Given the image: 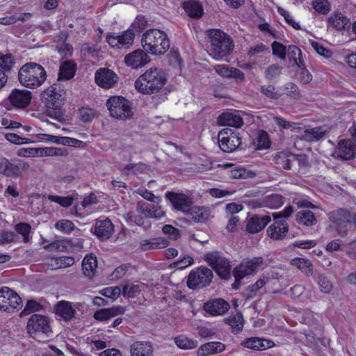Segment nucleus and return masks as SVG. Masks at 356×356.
Here are the masks:
<instances>
[{
    "label": "nucleus",
    "instance_id": "aec40b11",
    "mask_svg": "<svg viewBox=\"0 0 356 356\" xmlns=\"http://www.w3.org/2000/svg\"><path fill=\"white\" fill-rule=\"evenodd\" d=\"M268 215H254L247 220L246 230L248 233L256 234L261 231L270 222Z\"/></svg>",
    "mask_w": 356,
    "mask_h": 356
},
{
    "label": "nucleus",
    "instance_id": "f8f14e48",
    "mask_svg": "<svg viewBox=\"0 0 356 356\" xmlns=\"http://www.w3.org/2000/svg\"><path fill=\"white\" fill-rule=\"evenodd\" d=\"M28 332L31 334L42 332L48 334L51 332L49 321L47 316L40 314H33L27 323Z\"/></svg>",
    "mask_w": 356,
    "mask_h": 356
},
{
    "label": "nucleus",
    "instance_id": "0e129e2a",
    "mask_svg": "<svg viewBox=\"0 0 356 356\" xmlns=\"http://www.w3.org/2000/svg\"><path fill=\"white\" fill-rule=\"evenodd\" d=\"M42 309V305L35 300H29L26 305L25 308L20 314V316L29 314L33 312H38Z\"/></svg>",
    "mask_w": 356,
    "mask_h": 356
},
{
    "label": "nucleus",
    "instance_id": "a19ab883",
    "mask_svg": "<svg viewBox=\"0 0 356 356\" xmlns=\"http://www.w3.org/2000/svg\"><path fill=\"white\" fill-rule=\"evenodd\" d=\"M15 61L13 54H0V72L5 73L10 72L14 67Z\"/></svg>",
    "mask_w": 356,
    "mask_h": 356
},
{
    "label": "nucleus",
    "instance_id": "c85d7f7f",
    "mask_svg": "<svg viewBox=\"0 0 356 356\" xmlns=\"http://www.w3.org/2000/svg\"><path fill=\"white\" fill-rule=\"evenodd\" d=\"M356 155V147L351 140L341 141L338 145V156L343 159L348 160Z\"/></svg>",
    "mask_w": 356,
    "mask_h": 356
},
{
    "label": "nucleus",
    "instance_id": "2eb2a0df",
    "mask_svg": "<svg viewBox=\"0 0 356 356\" xmlns=\"http://www.w3.org/2000/svg\"><path fill=\"white\" fill-rule=\"evenodd\" d=\"M96 83L104 88H111L118 80V75L108 68H100L97 70L95 75Z\"/></svg>",
    "mask_w": 356,
    "mask_h": 356
},
{
    "label": "nucleus",
    "instance_id": "c756f323",
    "mask_svg": "<svg viewBox=\"0 0 356 356\" xmlns=\"http://www.w3.org/2000/svg\"><path fill=\"white\" fill-rule=\"evenodd\" d=\"M225 349V345L219 341H212L202 345L198 350V356H207L222 352Z\"/></svg>",
    "mask_w": 356,
    "mask_h": 356
},
{
    "label": "nucleus",
    "instance_id": "de8ad7c7",
    "mask_svg": "<svg viewBox=\"0 0 356 356\" xmlns=\"http://www.w3.org/2000/svg\"><path fill=\"white\" fill-rule=\"evenodd\" d=\"M266 204L271 209H277L284 204V198L279 194H272L266 197Z\"/></svg>",
    "mask_w": 356,
    "mask_h": 356
},
{
    "label": "nucleus",
    "instance_id": "052dcab7",
    "mask_svg": "<svg viewBox=\"0 0 356 356\" xmlns=\"http://www.w3.org/2000/svg\"><path fill=\"white\" fill-rule=\"evenodd\" d=\"M124 218L129 225L135 224L136 225L140 226L144 222L143 218L138 214L134 213V212H128L125 213L124 215Z\"/></svg>",
    "mask_w": 356,
    "mask_h": 356
},
{
    "label": "nucleus",
    "instance_id": "412c9836",
    "mask_svg": "<svg viewBox=\"0 0 356 356\" xmlns=\"http://www.w3.org/2000/svg\"><path fill=\"white\" fill-rule=\"evenodd\" d=\"M241 344L245 348L259 351L266 350L275 346V343L273 341L259 337L247 338L243 340Z\"/></svg>",
    "mask_w": 356,
    "mask_h": 356
},
{
    "label": "nucleus",
    "instance_id": "69168bd1",
    "mask_svg": "<svg viewBox=\"0 0 356 356\" xmlns=\"http://www.w3.org/2000/svg\"><path fill=\"white\" fill-rule=\"evenodd\" d=\"M5 138L9 142L16 145L27 144L31 142L30 139L27 138H22L20 136L13 133L6 134L5 135Z\"/></svg>",
    "mask_w": 356,
    "mask_h": 356
},
{
    "label": "nucleus",
    "instance_id": "ddd939ff",
    "mask_svg": "<svg viewBox=\"0 0 356 356\" xmlns=\"http://www.w3.org/2000/svg\"><path fill=\"white\" fill-rule=\"evenodd\" d=\"M307 161V156L305 154H286L279 152L274 157L275 163L279 168L285 170H291L294 164L305 163Z\"/></svg>",
    "mask_w": 356,
    "mask_h": 356
},
{
    "label": "nucleus",
    "instance_id": "4be33fe9",
    "mask_svg": "<svg viewBox=\"0 0 356 356\" xmlns=\"http://www.w3.org/2000/svg\"><path fill=\"white\" fill-rule=\"evenodd\" d=\"M0 174L12 178H17L22 175L19 166L17 165L16 159L9 160L2 158L0 160Z\"/></svg>",
    "mask_w": 356,
    "mask_h": 356
},
{
    "label": "nucleus",
    "instance_id": "20e7f679",
    "mask_svg": "<svg viewBox=\"0 0 356 356\" xmlns=\"http://www.w3.org/2000/svg\"><path fill=\"white\" fill-rule=\"evenodd\" d=\"M47 72L40 64L33 62L23 65L18 72L20 83L29 88H37L41 86L47 79Z\"/></svg>",
    "mask_w": 356,
    "mask_h": 356
},
{
    "label": "nucleus",
    "instance_id": "5fc2aeb1",
    "mask_svg": "<svg viewBox=\"0 0 356 356\" xmlns=\"http://www.w3.org/2000/svg\"><path fill=\"white\" fill-rule=\"evenodd\" d=\"M55 227L65 234H70L74 229V223L69 220H60L55 224Z\"/></svg>",
    "mask_w": 356,
    "mask_h": 356
},
{
    "label": "nucleus",
    "instance_id": "7c9ffc66",
    "mask_svg": "<svg viewBox=\"0 0 356 356\" xmlns=\"http://www.w3.org/2000/svg\"><path fill=\"white\" fill-rule=\"evenodd\" d=\"M327 132V129L325 127L307 129L301 136V139L307 142H316L321 139Z\"/></svg>",
    "mask_w": 356,
    "mask_h": 356
},
{
    "label": "nucleus",
    "instance_id": "f3484780",
    "mask_svg": "<svg viewBox=\"0 0 356 356\" xmlns=\"http://www.w3.org/2000/svg\"><path fill=\"white\" fill-rule=\"evenodd\" d=\"M8 99L11 104L15 108H24L30 104L32 94L28 90L14 89L10 94Z\"/></svg>",
    "mask_w": 356,
    "mask_h": 356
},
{
    "label": "nucleus",
    "instance_id": "bb28decb",
    "mask_svg": "<svg viewBox=\"0 0 356 356\" xmlns=\"http://www.w3.org/2000/svg\"><path fill=\"white\" fill-rule=\"evenodd\" d=\"M131 356H154L153 347L147 341H136L130 348Z\"/></svg>",
    "mask_w": 356,
    "mask_h": 356
},
{
    "label": "nucleus",
    "instance_id": "6ab92c4d",
    "mask_svg": "<svg viewBox=\"0 0 356 356\" xmlns=\"http://www.w3.org/2000/svg\"><path fill=\"white\" fill-rule=\"evenodd\" d=\"M277 215L276 213H273L275 222L268 228L267 233L271 238L280 240L286 236L289 227L286 220L277 218Z\"/></svg>",
    "mask_w": 356,
    "mask_h": 356
},
{
    "label": "nucleus",
    "instance_id": "79ce46f5",
    "mask_svg": "<svg viewBox=\"0 0 356 356\" xmlns=\"http://www.w3.org/2000/svg\"><path fill=\"white\" fill-rule=\"evenodd\" d=\"M67 154V152L66 149L60 147H50L38 148V156H61Z\"/></svg>",
    "mask_w": 356,
    "mask_h": 356
},
{
    "label": "nucleus",
    "instance_id": "9d476101",
    "mask_svg": "<svg viewBox=\"0 0 356 356\" xmlns=\"http://www.w3.org/2000/svg\"><path fill=\"white\" fill-rule=\"evenodd\" d=\"M220 148L227 153L234 152L241 145L239 133L233 132L229 129H222L218 134Z\"/></svg>",
    "mask_w": 356,
    "mask_h": 356
},
{
    "label": "nucleus",
    "instance_id": "13d9d810",
    "mask_svg": "<svg viewBox=\"0 0 356 356\" xmlns=\"http://www.w3.org/2000/svg\"><path fill=\"white\" fill-rule=\"evenodd\" d=\"M260 91L265 96L272 99H277L281 96L280 93L275 91V86L273 85L261 86Z\"/></svg>",
    "mask_w": 356,
    "mask_h": 356
},
{
    "label": "nucleus",
    "instance_id": "e433bc0d",
    "mask_svg": "<svg viewBox=\"0 0 356 356\" xmlns=\"http://www.w3.org/2000/svg\"><path fill=\"white\" fill-rule=\"evenodd\" d=\"M97 266V261L92 256H86L82 261L83 274L88 277H92L95 275Z\"/></svg>",
    "mask_w": 356,
    "mask_h": 356
},
{
    "label": "nucleus",
    "instance_id": "4d7b16f0",
    "mask_svg": "<svg viewBox=\"0 0 356 356\" xmlns=\"http://www.w3.org/2000/svg\"><path fill=\"white\" fill-rule=\"evenodd\" d=\"M317 282L320 286L321 291L325 293H328L332 289L331 282L323 275H318Z\"/></svg>",
    "mask_w": 356,
    "mask_h": 356
},
{
    "label": "nucleus",
    "instance_id": "680f3d73",
    "mask_svg": "<svg viewBox=\"0 0 356 356\" xmlns=\"http://www.w3.org/2000/svg\"><path fill=\"white\" fill-rule=\"evenodd\" d=\"M153 204H149L144 201H139L136 205V211L138 213L144 215L146 218H151L152 208Z\"/></svg>",
    "mask_w": 356,
    "mask_h": 356
},
{
    "label": "nucleus",
    "instance_id": "49530a36",
    "mask_svg": "<svg viewBox=\"0 0 356 356\" xmlns=\"http://www.w3.org/2000/svg\"><path fill=\"white\" fill-rule=\"evenodd\" d=\"M312 7L318 13L326 15L331 9L330 3L327 0H313Z\"/></svg>",
    "mask_w": 356,
    "mask_h": 356
},
{
    "label": "nucleus",
    "instance_id": "f257e3e1",
    "mask_svg": "<svg viewBox=\"0 0 356 356\" xmlns=\"http://www.w3.org/2000/svg\"><path fill=\"white\" fill-rule=\"evenodd\" d=\"M166 81L165 73L161 68L151 67L136 80L134 86L140 93L156 94L165 85Z\"/></svg>",
    "mask_w": 356,
    "mask_h": 356
},
{
    "label": "nucleus",
    "instance_id": "4c0bfd02",
    "mask_svg": "<svg viewBox=\"0 0 356 356\" xmlns=\"http://www.w3.org/2000/svg\"><path fill=\"white\" fill-rule=\"evenodd\" d=\"M225 321L231 327L232 332L234 334L239 332L243 327L244 320L241 313L231 316Z\"/></svg>",
    "mask_w": 356,
    "mask_h": 356
},
{
    "label": "nucleus",
    "instance_id": "f704fd0d",
    "mask_svg": "<svg viewBox=\"0 0 356 356\" xmlns=\"http://www.w3.org/2000/svg\"><path fill=\"white\" fill-rule=\"evenodd\" d=\"M296 221L302 225L313 226L317 223L314 213L309 210H302L296 213Z\"/></svg>",
    "mask_w": 356,
    "mask_h": 356
},
{
    "label": "nucleus",
    "instance_id": "c03bdc74",
    "mask_svg": "<svg viewBox=\"0 0 356 356\" xmlns=\"http://www.w3.org/2000/svg\"><path fill=\"white\" fill-rule=\"evenodd\" d=\"M176 345L182 349H192L197 346V342L185 336H179L175 339Z\"/></svg>",
    "mask_w": 356,
    "mask_h": 356
},
{
    "label": "nucleus",
    "instance_id": "a211bd4d",
    "mask_svg": "<svg viewBox=\"0 0 356 356\" xmlns=\"http://www.w3.org/2000/svg\"><path fill=\"white\" fill-rule=\"evenodd\" d=\"M124 62L134 69L140 68L150 62L149 56L143 49H136L124 57Z\"/></svg>",
    "mask_w": 356,
    "mask_h": 356
},
{
    "label": "nucleus",
    "instance_id": "39448f33",
    "mask_svg": "<svg viewBox=\"0 0 356 356\" xmlns=\"http://www.w3.org/2000/svg\"><path fill=\"white\" fill-rule=\"evenodd\" d=\"M142 46L144 50L153 55H161L170 47L166 34L158 29H149L142 36Z\"/></svg>",
    "mask_w": 356,
    "mask_h": 356
},
{
    "label": "nucleus",
    "instance_id": "473e14b6",
    "mask_svg": "<svg viewBox=\"0 0 356 356\" xmlns=\"http://www.w3.org/2000/svg\"><path fill=\"white\" fill-rule=\"evenodd\" d=\"M184 8L188 16L199 18L203 15L202 5L195 0H187L184 3Z\"/></svg>",
    "mask_w": 356,
    "mask_h": 356
},
{
    "label": "nucleus",
    "instance_id": "72a5a7b5",
    "mask_svg": "<svg viewBox=\"0 0 356 356\" xmlns=\"http://www.w3.org/2000/svg\"><path fill=\"white\" fill-rule=\"evenodd\" d=\"M168 245V241L159 237L152 239H144L140 241V248L143 251L150 249L163 248Z\"/></svg>",
    "mask_w": 356,
    "mask_h": 356
},
{
    "label": "nucleus",
    "instance_id": "603ef678",
    "mask_svg": "<svg viewBox=\"0 0 356 356\" xmlns=\"http://www.w3.org/2000/svg\"><path fill=\"white\" fill-rule=\"evenodd\" d=\"M284 90H286V94L294 99H298L301 97L298 87L294 83H286L284 85Z\"/></svg>",
    "mask_w": 356,
    "mask_h": 356
},
{
    "label": "nucleus",
    "instance_id": "3c124183",
    "mask_svg": "<svg viewBox=\"0 0 356 356\" xmlns=\"http://www.w3.org/2000/svg\"><path fill=\"white\" fill-rule=\"evenodd\" d=\"M48 199L54 202L59 204L61 207H68L73 203V197L71 196L61 197L58 195H49Z\"/></svg>",
    "mask_w": 356,
    "mask_h": 356
},
{
    "label": "nucleus",
    "instance_id": "6e6552de",
    "mask_svg": "<svg viewBox=\"0 0 356 356\" xmlns=\"http://www.w3.org/2000/svg\"><path fill=\"white\" fill-rule=\"evenodd\" d=\"M213 271L205 266L193 269L188 275L187 286L193 290L200 289L209 286L213 280Z\"/></svg>",
    "mask_w": 356,
    "mask_h": 356
},
{
    "label": "nucleus",
    "instance_id": "774afa93",
    "mask_svg": "<svg viewBox=\"0 0 356 356\" xmlns=\"http://www.w3.org/2000/svg\"><path fill=\"white\" fill-rule=\"evenodd\" d=\"M162 231L164 234L168 235L171 239H177L180 236V230L170 225H165L163 227Z\"/></svg>",
    "mask_w": 356,
    "mask_h": 356
},
{
    "label": "nucleus",
    "instance_id": "a878e982",
    "mask_svg": "<svg viewBox=\"0 0 356 356\" xmlns=\"http://www.w3.org/2000/svg\"><path fill=\"white\" fill-rule=\"evenodd\" d=\"M56 314L65 321H69L74 317L76 312L72 303L67 301H60L55 307Z\"/></svg>",
    "mask_w": 356,
    "mask_h": 356
},
{
    "label": "nucleus",
    "instance_id": "b1692460",
    "mask_svg": "<svg viewBox=\"0 0 356 356\" xmlns=\"http://www.w3.org/2000/svg\"><path fill=\"white\" fill-rule=\"evenodd\" d=\"M125 311L126 309L124 307L120 305L113 306L111 308H105L97 310L96 312H95L93 317L97 321H104L118 315L123 314Z\"/></svg>",
    "mask_w": 356,
    "mask_h": 356
},
{
    "label": "nucleus",
    "instance_id": "1a4fd4ad",
    "mask_svg": "<svg viewBox=\"0 0 356 356\" xmlns=\"http://www.w3.org/2000/svg\"><path fill=\"white\" fill-rule=\"evenodd\" d=\"M22 307L20 296L11 289L3 286L0 288V309L7 312H14Z\"/></svg>",
    "mask_w": 356,
    "mask_h": 356
},
{
    "label": "nucleus",
    "instance_id": "338daca9",
    "mask_svg": "<svg viewBox=\"0 0 356 356\" xmlns=\"http://www.w3.org/2000/svg\"><path fill=\"white\" fill-rule=\"evenodd\" d=\"M100 293L105 297L114 300L120 295L121 288L119 286L106 288L102 290Z\"/></svg>",
    "mask_w": 356,
    "mask_h": 356
},
{
    "label": "nucleus",
    "instance_id": "e2e57ef3",
    "mask_svg": "<svg viewBox=\"0 0 356 356\" xmlns=\"http://www.w3.org/2000/svg\"><path fill=\"white\" fill-rule=\"evenodd\" d=\"M134 35V30L131 29L127 30L123 34L119 35L120 44L122 45V48L127 47L129 44H131L133 43Z\"/></svg>",
    "mask_w": 356,
    "mask_h": 356
},
{
    "label": "nucleus",
    "instance_id": "bf43d9fd",
    "mask_svg": "<svg viewBox=\"0 0 356 356\" xmlns=\"http://www.w3.org/2000/svg\"><path fill=\"white\" fill-rule=\"evenodd\" d=\"M282 67L277 64L269 65L265 70L264 75L266 79L271 80L281 74Z\"/></svg>",
    "mask_w": 356,
    "mask_h": 356
},
{
    "label": "nucleus",
    "instance_id": "5701e85b",
    "mask_svg": "<svg viewBox=\"0 0 356 356\" xmlns=\"http://www.w3.org/2000/svg\"><path fill=\"white\" fill-rule=\"evenodd\" d=\"M229 308V303L221 298L213 300L204 305V309L212 316L222 315Z\"/></svg>",
    "mask_w": 356,
    "mask_h": 356
},
{
    "label": "nucleus",
    "instance_id": "a18cd8bd",
    "mask_svg": "<svg viewBox=\"0 0 356 356\" xmlns=\"http://www.w3.org/2000/svg\"><path fill=\"white\" fill-rule=\"evenodd\" d=\"M146 169V165L142 163H129L121 170V172L124 175H128L130 171L134 174H139L144 172Z\"/></svg>",
    "mask_w": 356,
    "mask_h": 356
},
{
    "label": "nucleus",
    "instance_id": "2f4dec72",
    "mask_svg": "<svg viewBox=\"0 0 356 356\" xmlns=\"http://www.w3.org/2000/svg\"><path fill=\"white\" fill-rule=\"evenodd\" d=\"M76 65L73 60L63 62L59 68L58 80H69L72 79L76 72Z\"/></svg>",
    "mask_w": 356,
    "mask_h": 356
},
{
    "label": "nucleus",
    "instance_id": "864d4df0",
    "mask_svg": "<svg viewBox=\"0 0 356 356\" xmlns=\"http://www.w3.org/2000/svg\"><path fill=\"white\" fill-rule=\"evenodd\" d=\"M147 20L143 15H138L134 22L132 23L131 27L134 31L140 33L147 26Z\"/></svg>",
    "mask_w": 356,
    "mask_h": 356
},
{
    "label": "nucleus",
    "instance_id": "0eeeda50",
    "mask_svg": "<svg viewBox=\"0 0 356 356\" xmlns=\"http://www.w3.org/2000/svg\"><path fill=\"white\" fill-rule=\"evenodd\" d=\"M106 106L110 115L116 119L125 120L130 118L132 108L129 100L122 96H112L106 102Z\"/></svg>",
    "mask_w": 356,
    "mask_h": 356
},
{
    "label": "nucleus",
    "instance_id": "8fccbe9b",
    "mask_svg": "<svg viewBox=\"0 0 356 356\" xmlns=\"http://www.w3.org/2000/svg\"><path fill=\"white\" fill-rule=\"evenodd\" d=\"M271 47L273 55L279 57L282 60H284L286 58L287 51L286 47L284 44L279 42L274 41L272 43Z\"/></svg>",
    "mask_w": 356,
    "mask_h": 356
},
{
    "label": "nucleus",
    "instance_id": "f03ea898",
    "mask_svg": "<svg viewBox=\"0 0 356 356\" xmlns=\"http://www.w3.org/2000/svg\"><path fill=\"white\" fill-rule=\"evenodd\" d=\"M40 99L47 109L46 113L49 117L60 122L65 120L60 110L65 104V92L59 86L54 84L48 87L41 93Z\"/></svg>",
    "mask_w": 356,
    "mask_h": 356
},
{
    "label": "nucleus",
    "instance_id": "37998d69",
    "mask_svg": "<svg viewBox=\"0 0 356 356\" xmlns=\"http://www.w3.org/2000/svg\"><path fill=\"white\" fill-rule=\"evenodd\" d=\"M254 144L258 149H266L270 147V142L267 132L263 130L259 131L254 140Z\"/></svg>",
    "mask_w": 356,
    "mask_h": 356
},
{
    "label": "nucleus",
    "instance_id": "58836bf2",
    "mask_svg": "<svg viewBox=\"0 0 356 356\" xmlns=\"http://www.w3.org/2000/svg\"><path fill=\"white\" fill-rule=\"evenodd\" d=\"M291 264L308 276L313 274L312 264L308 259L297 257L292 259Z\"/></svg>",
    "mask_w": 356,
    "mask_h": 356
},
{
    "label": "nucleus",
    "instance_id": "dca6fc26",
    "mask_svg": "<svg viewBox=\"0 0 356 356\" xmlns=\"http://www.w3.org/2000/svg\"><path fill=\"white\" fill-rule=\"evenodd\" d=\"M165 197L169 200L174 209L184 213H187L192 204L191 199L183 193L168 191L165 193Z\"/></svg>",
    "mask_w": 356,
    "mask_h": 356
},
{
    "label": "nucleus",
    "instance_id": "ea45409f",
    "mask_svg": "<svg viewBox=\"0 0 356 356\" xmlns=\"http://www.w3.org/2000/svg\"><path fill=\"white\" fill-rule=\"evenodd\" d=\"M234 166L232 163H226L223 165L224 168H231L227 171V175L230 178L232 179H241V178H247L249 177L250 173H252L250 171H246L243 168H233Z\"/></svg>",
    "mask_w": 356,
    "mask_h": 356
},
{
    "label": "nucleus",
    "instance_id": "9b49d317",
    "mask_svg": "<svg viewBox=\"0 0 356 356\" xmlns=\"http://www.w3.org/2000/svg\"><path fill=\"white\" fill-rule=\"evenodd\" d=\"M114 225L108 218L102 217L95 220V224L90 229V232L101 241H105L111 237L114 233Z\"/></svg>",
    "mask_w": 356,
    "mask_h": 356
},
{
    "label": "nucleus",
    "instance_id": "09e8293b",
    "mask_svg": "<svg viewBox=\"0 0 356 356\" xmlns=\"http://www.w3.org/2000/svg\"><path fill=\"white\" fill-rule=\"evenodd\" d=\"M15 231L23 236V239L25 243L30 241L29 234L31 230V227L29 224L26 222L17 223L15 227Z\"/></svg>",
    "mask_w": 356,
    "mask_h": 356
},
{
    "label": "nucleus",
    "instance_id": "4468645a",
    "mask_svg": "<svg viewBox=\"0 0 356 356\" xmlns=\"http://www.w3.org/2000/svg\"><path fill=\"white\" fill-rule=\"evenodd\" d=\"M262 264V257H254L250 260L243 261L238 266L234 268L233 275L243 278L253 273Z\"/></svg>",
    "mask_w": 356,
    "mask_h": 356
},
{
    "label": "nucleus",
    "instance_id": "7ed1b4c3",
    "mask_svg": "<svg viewBox=\"0 0 356 356\" xmlns=\"http://www.w3.org/2000/svg\"><path fill=\"white\" fill-rule=\"evenodd\" d=\"M206 33L210 42L209 52L214 59L220 60L231 54L234 45L229 35L219 29H210Z\"/></svg>",
    "mask_w": 356,
    "mask_h": 356
},
{
    "label": "nucleus",
    "instance_id": "423d86ee",
    "mask_svg": "<svg viewBox=\"0 0 356 356\" xmlns=\"http://www.w3.org/2000/svg\"><path fill=\"white\" fill-rule=\"evenodd\" d=\"M205 261L215 270L222 280L231 277V265L229 259L219 251H212L204 254Z\"/></svg>",
    "mask_w": 356,
    "mask_h": 356
},
{
    "label": "nucleus",
    "instance_id": "c9c22d12",
    "mask_svg": "<svg viewBox=\"0 0 356 356\" xmlns=\"http://www.w3.org/2000/svg\"><path fill=\"white\" fill-rule=\"evenodd\" d=\"M328 22L337 30H344L350 26L349 19L341 13L332 15L329 18Z\"/></svg>",
    "mask_w": 356,
    "mask_h": 356
},
{
    "label": "nucleus",
    "instance_id": "cd10ccee",
    "mask_svg": "<svg viewBox=\"0 0 356 356\" xmlns=\"http://www.w3.org/2000/svg\"><path fill=\"white\" fill-rule=\"evenodd\" d=\"M186 215L195 222H202L209 219L211 213L209 209L207 207H194L193 208L190 207Z\"/></svg>",
    "mask_w": 356,
    "mask_h": 356
},
{
    "label": "nucleus",
    "instance_id": "6e6d98bb",
    "mask_svg": "<svg viewBox=\"0 0 356 356\" xmlns=\"http://www.w3.org/2000/svg\"><path fill=\"white\" fill-rule=\"evenodd\" d=\"M79 119L83 122H88L92 121L95 115L94 110L88 108L82 107L79 109Z\"/></svg>",
    "mask_w": 356,
    "mask_h": 356
},
{
    "label": "nucleus",
    "instance_id": "393cba45",
    "mask_svg": "<svg viewBox=\"0 0 356 356\" xmlns=\"http://www.w3.org/2000/svg\"><path fill=\"white\" fill-rule=\"evenodd\" d=\"M217 122L220 126H229L236 128L241 127L243 124V120L241 116L229 112L220 114Z\"/></svg>",
    "mask_w": 356,
    "mask_h": 356
}]
</instances>
